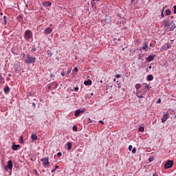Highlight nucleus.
<instances>
[{
    "label": "nucleus",
    "instance_id": "1",
    "mask_svg": "<svg viewBox=\"0 0 176 176\" xmlns=\"http://www.w3.org/2000/svg\"><path fill=\"white\" fill-rule=\"evenodd\" d=\"M164 23V26L165 27V28H167V30H170V31H174V30H175V23H174L173 21H166L164 20L163 21Z\"/></svg>",
    "mask_w": 176,
    "mask_h": 176
},
{
    "label": "nucleus",
    "instance_id": "2",
    "mask_svg": "<svg viewBox=\"0 0 176 176\" xmlns=\"http://www.w3.org/2000/svg\"><path fill=\"white\" fill-rule=\"evenodd\" d=\"M36 60V58L31 56L30 54L27 55V59L25 60V64H34Z\"/></svg>",
    "mask_w": 176,
    "mask_h": 176
},
{
    "label": "nucleus",
    "instance_id": "3",
    "mask_svg": "<svg viewBox=\"0 0 176 176\" xmlns=\"http://www.w3.org/2000/svg\"><path fill=\"white\" fill-rule=\"evenodd\" d=\"M41 162H43V166L46 168V167H49L50 166V162H49V158L44 157L41 159Z\"/></svg>",
    "mask_w": 176,
    "mask_h": 176
},
{
    "label": "nucleus",
    "instance_id": "4",
    "mask_svg": "<svg viewBox=\"0 0 176 176\" xmlns=\"http://www.w3.org/2000/svg\"><path fill=\"white\" fill-rule=\"evenodd\" d=\"M174 165V162L173 160H168L164 164V168H171Z\"/></svg>",
    "mask_w": 176,
    "mask_h": 176
},
{
    "label": "nucleus",
    "instance_id": "5",
    "mask_svg": "<svg viewBox=\"0 0 176 176\" xmlns=\"http://www.w3.org/2000/svg\"><path fill=\"white\" fill-rule=\"evenodd\" d=\"M32 36V32L31 30H28L25 32V39H31V37Z\"/></svg>",
    "mask_w": 176,
    "mask_h": 176
},
{
    "label": "nucleus",
    "instance_id": "6",
    "mask_svg": "<svg viewBox=\"0 0 176 176\" xmlns=\"http://www.w3.org/2000/svg\"><path fill=\"white\" fill-rule=\"evenodd\" d=\"M12 168H13V162L12 160H9L7 166H6V170H12Z\"/></svg>",
    "mask_w": 176,
    "mask_h": 176
},
{
    "label": "nucleus",
    "instance_id": "7",
    "mask_svg": "<svg viewBox=\"0 0 176 176\" xmlns=\"http://www.w3.org/2000/svg\"><path fill=\"white\" fill-rule=\"evenodd\" d=\"M148 41H145L143 43V45L142 46L140 50H144V52H148Z\"/></svg>",
    "mask_w": 176,
    "mask_h": 176
},
{
    "label": "nucleus",
    "instance_id": "8",
    "mask_svg": "<svg viewBox=\"0 0 176 176\" xmlns=\"http://www.w3.org/2000/svg\"><path fill=\"white\" fill-rule=\"evenodd\" d=\"M167 119H168V113H165L163 115L162 118L161 119L162 122V123L166 122V121L167 120Z\"/></svg>",
    "mask_w": 176,
    "mask_h": 176
},
{
    "label": "nucleus",
    "instance_id": "9",
    "mask_svg": "<svg viewBox=\"0 0 176 176\" xmlns=\"http://www.w3.org/2000/svg\"><path fill=\"white\" fill-rule=\"evenodd\" d=\"M155 57H156L155 55H150L146 58V61H148V63H151V61H153V60H155Z\"/></svg>",
    "mask_w": 176,
    "mask_h": 176
},
{
    "label": "nucleus",
    "instance_id": "10",
    "mask_svg": "<svg viewBox=\"0 0 176 176\" xmlns=\"http://www.w3.org/2000/svg\"><path fill=\"white\" fill-rule=\"evenodd\" d=\"M141 91H138L136 94L137 97H138V98H144V97H145V93L144 94H140Z\"/></svg>",
    "mask_w": 176,
    "mask_h": 176
},
{
    "label": "nucleus",
    "instance_id": "11",
    "mask_svg": "<svg viewBox=\"0 0 176 176\" xmlns=\"http://www.w3.org/2000/svg\"><path fill=\"white\" fill-rule=\"evenodd\" d=\"M162 50H167V49H170V43H167L164 44V45L162 47Z\"/></svg>",
    "mask_w": 176,
    "mask_h": 176
},
{
    "label": "nucleus",
    "instance_id": "12",
    "mask_svg": "<svg viewBox=\"0 0 176 176\" xmlns=\"http://www.w3.org/2000/svg\"><path fill=\"white\" fill-rule=\"evenodd\" d=\"M43 5L45 8H47V6H50L52 5V3L50 1H45L43 3Z\"/></svg>",
    "mask_w": 176,
    "mask_h": 176
},
{
    "label": "nucleus",
    "instance_id": "13",
    "mask_svg": "<svg viewBox=\"0 0 176 176\" xmlns=\"http://www.w3.org/2000/svg\"><path fill=\"white\" fill-rule=\"evenodd\" d=\"M52 28H47L45 30V34H46L47 35H48V34H51L52 32Z\"/></svg>",
    "mask_w": 176,
    "mask_h": 176
},
{
    "label": "nucleus",
    "instance_id": "14",
    "mask_svg": "<svg viewBox=\"0 0 176 176\" xmlns=\"http://www.w3.org/2000/svg\"><path fill=\"white\" fill-rule=\"evenodd\" d=\"M91 83H93V81H91V80H87V81L84 82V85H85V86H88L91 85Z\"/></svg>",
    "mask_w": 176,
    "mask_h": 176
},
{
    "label": "nucleus",
    "instance_id": "15",
    "mask_svg": "<svg viewBox=\"0 0 176 176\" xmlns=\"http://www.w3.org/2000/svg\"><path fill=\"white\" fill-rule=\"evenodd\" d=\"M10 91V89L9 88V86H7L4 88V93L6 94H9V92Z\"/></svg>",
    "mask_w": 176,
    "mask_h": 176
},
{
    "label": "nucleus",
    "instance_id": "16",
    "mask_svg": "<svg viewBox=\"0 0 176 176\" xmlns=\"http://www.w3.org/2000/svg\"><path fill=\"white\" fill-rule=\"evenodd\" d=\"M31 138L32 141H36V140H38V136L36 134H32Z\"/></svg>",
    "mask_w": 176,
    "mask_h": 176
},
{
    "label": "nucleus",
    "instance_id": "17",
    "mask_svg": "<svg viewBox=\"0 0 176 176\" xmlns=\"http://www.w3.org/2000/svg\"><path fill=\"white\" fill-rule=\"evenodd\" d=\"M20 148V146L19 144H13L12 145V149L13 151H17Z\"/></svg>",
    "mask_w": 176,
    "mask_h": 176
},
{
    "label": "nucleus",
    "instance_id": "18",
    "mask_svg": "<svg viewBox=\"0 0 176 176\" xmlns=\"http://www.w3.org/2000/svg\"><path fill=\"white\" fill-rule=\"evenodd\" d=\"M146 80H148V81L153 80V76H152L151 74L147 76Z\"/></svg>",
    "mask_w": 176,
    "mask_h": 176
},
{
    "label": "nucleus",
    "instance_id": "19",
    "mask_svg": "<svg viewBox=\"0 0 176 176\" xmlns=\"http://www.w3.org/2000/svg\"><path fill=\"white\" fill-rule=\"evenodd\" d=\"M67 151H71V148H72V143L71 142H67Z\"/></svg>",
    "mask_w": 176,
    "mask_h": 176
},
{
    "label": "nucleus",
    "instance_id": "20",
    "mask_svg": "<svg viewBox=\"0 0 176 176\" xmlns=\"http://www.w3.org/2000/svg\"><path fill=\"white\" fill-rule=\"evenodd\" d=\"M80 115V109H78L74 113V116H79Z\"/></svg>",
    "mask_w": 176,
    "mask_h": 176
},
{
    "label": "nucleus",
    "instance_id": "21",
    "mask_svg": "<svg viewBox=\"0 0 176 176\" xmlns=\"http://www.w3.org/2000/svg\"><path fill=\"white\" fill-rule=\"evenodd\" d=\"M151 88H152V87H150L149 85H146L144 87V89L146 90V92L149 91V89H151Z\"/></svg>",
    "mask_w": 176,
    "mask_h": 176
},
{
    "label": "nucleus",
    "instance_id": "22",
    "mask_svg": "<svg viewBox=\"0 0 176 176\" xmlns=\"http://www.w3.org/2000/svg\"><path fill=\"white\" fill-rule=\"evenodd\" d=\"M0 83H5V80L3 79V77H2V75L0 74Z\"/></svg>",
    "mask_w": 176,
    "mask_h": 176
},
{
    "label": "nucleus",
    "instance_id": "23",
    "mask_svg": "<svg viewBox=\"0 0 176 176\" xmlns=\"http://www.w3.org/2000/svg\"><path fill=\"white\" fill-rule=\"evenodd\" d=\"M135 89H136L137 90L141 89V84H140V83L136 84L135 86Z\"/></svg>",
    "mask_w": 176,
    "mask_h": 176
},
{
    "label": "nucleus",
    "instance_id": "24",
    "mask_svg": "<svg viewBox=\"0 0 176 176\" xmlns=\"http://www.w3.org/2000/svg\"><path fill=\"white\" fill-rule=\"evenodd\" d=\"M47 53L48 57H51L52 56H53V53L50 50H47Z\"/></svg>",
    "mask_w": 176,
    "mask_h": 176
},
{
    "label": "nucleus",
    "instance_id": "25",
    "mask_svg": "<svg viewBox=\"0 0 176 176\" xmlns=\"http://www.w3.org/2000/svg\"><path fill=\"white\" fill-rule=\"evenodd\" d=\"M139 131H140L141 133H144V131H145V128H144V126H140V127H139Z\"/></svg>",
    "mask_w": 176,
    "mask_h": 176
},
{
    "label": "nucleus",
    "instance_id": "26",
    "mask_svg": "<svg viewBox=\"0 0 176 176\" xmlns=\"http://www.w3.org/2000/svg\"><path fill=\"white\" fill-rule=\"evenodd\" d=\"M166 16H170V14H171V10H167L166 11Z\"/></svg>",
    "mask_w": 176,
    "mask_h": 176
},
{
    "label": "nucleus",
    "instance_id": "27",
    "mask_svg": "<svg viewBox=\"0 0 176 176\" xmlns=\"http://www.w3.org/2000/svg\"><path fill=\"white\" fill-rule=\"evenodd\" d=\"M6 16H4L3 17V21H4V25H6V24L8 23V21H6Z\"/></svg>",
    "mask_w": 176,
    "mask_h": 176
},
{
    "label": "nucleus",
    "instance_id": "28",
    "mask_svg": "<svg viewBox=\"0 0 176 176\" xmlns=\"http://www.w3.org/2000/svg\"><path fill=\"white\" fill-rule=\"evenodd\" d=\"M20 144H24V140H23V136H21L19 139Z\"/></svg>",
    "mask_w": 176,
    "mask_h": 176
},
{
    "label": "nucleus",
    "instance_id": "29",
    "mask_svg": "<svg viewBox=\"0 0 176 176\" xmlns=\"http://www.w3.org/2000/svg\"><path fill=\"white\" fill-rule=\"evenodd\" d=\"M73 131H78V127H76V126H73Z\"/></svg>",
    "mask_w": 176,
    "mask_h": 176
},
{
    "label": "nucleus",
    "instance_id": "30",
    "mask_svg": "<svg viewBox=\"0 0 176 176\" xmlns=\"http://www.w3.org/2000/svg\"><path fill=\"white\" fill-rule=\"evenodd\" d=\"M137 152V149H135V148H133L132 150V153H135Z\"/></svg>",
    "mask_w": 176,
    "mask_h": 176
},
{
    "label": "nucleus",
    "instance_id": "31",
    "mask_svg": "<svg viewBox=\"0 0 176 176\" xmlns=\"http://www.w3.org/2000/svg\"><path fill=\"white\" fill-rule=\"evenodd\" d=\"M62 155H63V153H61V152H58L57 153V155H58V157H61Z\"/></svg>",
    "mask_w": 176,
    "mask_h": 176
},
{
    "label": "nucleus",
    "instance_id": "32",
    "mask_svg": "<svg viewBox=\"0 0 176 176\" xmlns=\"http://www.w3.org/2000/svg\"><path fill=\"white\" fill-rule=\"evenodd\" d=\"M153 160H155V159H154L153 157H150V158L148 159V161H149V162H153Z\"/></svg>",
    "mask_w": 176,
    "mask_h": 176
},
{
    "label": "nucleus",
    "instance_id": "33",
    "mask_svg": "<svg viewBox=\"0 0 176 176\" xmlns=\"http://www.w3.org/2000/svg\"><path fill=\"white\" fill-rule=\"evenodd\" d=\"M160 102H162V100L159 98L157 101V104H160Z\"/></svg>",
    "mask_w": 176,
    "mask_h": 176
},
{
    "label": "nucleus",
    "instance_id": "34",
    "mask_svg": "<svg viewBox=\"0 0 176 176\" xmlns=\"http://www.w3.org/2000/svg\"><path fill=\"white\" fill-rule=\"evenodd\" d=\"M131 149H133V146L132 145H129V151H131Z\"/></svg>",
    "mask_w": 176,
    "mask_h": 176
},
{
    "label": "nucleus",
    "instance_id": "35",
    "mask_svg": "<svg viewBox=\"0 0 176 176\" xmlns=\"http://www.w3.org/2000/svg\"><path fill=\"white\" fill-rule=\"evenodd\" d=\"M173 9H174V13L175 14H176V6H174Z\"/></svg>",
    "mask_w": 176,
    "mask_h": 176
},
{
    "label": "nucleus",
    "instance_id": "36",
    "mask_svg": "<svg viewBox=\"0 0 176 176\" xmlns=\"http://www.w3.org/2000/svg\"><path fill=\"white\" fill-rule=\"evenodd\" d=\"M31 52H36V48L33 47V48L31 50Z\"/></svg>",
    "mask_w": 176,
    "mask_h": 176
},
{
    "label": "nucleus",
    "instance_id": "37",
    "mask_svg": "<svg viewBox=\"0 0 176 176\" xmlns=\"http://www.w3.org/2000/svg\"><path fill=\"white\" fill-rule=\"evenodd\" d=\"M74 90H75V91H78V90H79V87H76L74 88Z\"/></svg>",
    "mask_w": 176,
    "mask_h": 176
},
{
    "label": "nucleus",
    "instance_id": "38",
    "mask_svg": "<svg viewBox=\"0 0 176 176\" xmlns=\"http://www.w3.org/2000/svg\"><path fill=\"white\" fill-rule=\"evenodd\" d=\"M84 113V112H86V109H83L82 110H80V113Z\"/></svg>",
    "mask_w": 176,
    "mask_h": 176
},
{
    "label": "nucleus",
    "instance_id": "39",
    "mask_svg": "<svg viewBox=\"0 0 176 176\" xmlns=\"http://www.w3.org/2000/svg\"><path fill=\"white\" fill-rule=\"evenodd\" d=\"M99 123H100V124H104V121L100 120V121H99Z\"/></svg>",
    "mask_w": 176,
    "mask_h": 176
},
{
    "label": "nucleus",
    "instance_id": "40",
    "mask_svg": "<svg viewBox=\"0 0 176 176\" xmlns=\"http://www.w3.org/2000/svg\"><path fill=\"white\" fill-rule=\"evenodd\" d=\"M161 17H164V12L161 13Z\"/></svg>",
    "mask_w": 176,
    "mask_h": 176
},
{
    "label": "nucleus",
    "instance_id": "41",
    "mask_svg": "<svg viewBox=\"0 0 176 176\" xmlns=\"http://www.w3.org/2000/svg\"><path fill=\"white\" fill-rule=\"evenodd\" d=\"M120 76H121L120 74H117V75L116 76V78H120Z\"/></svg>",
    "mask_w": 176,
    "mask_h": 176
},
{
    "label": "nucleus",
    "instance_id": "42",
    "mask_svg": "<svg viewBox=\"0 0 176 176\" xmlns=\"http://www.w3.org/2000/svg\"><path fill=\"white\" fill-rule=\"evenodd\" d=\"M153 176H159V175H157V173H155L153 174Z\"/></svg>",
    "mask_w": 176,
    "mask_h": 176
},
{
    "label": "nucleus",
    "instance_id": "43",
    "mask_svg": "<svg viewBox=\"0 0 176 176\" xmlns=\"http://www.w3.org/2000/svg\"><path fill=\"white\" fill-rule=\"evenodd\" d=\"M74 71H75V72H78V67H75Z\"/></svg>",
    "mask_w": 176,
    "mask_h": 176
},
{
    "label": "nucleus",
    "instance_id": "44",
    "mask_svg": "<svg viewBox=\"0 0 176 176\" xmlns=\"http://www.w3.org/2000/svg\"><path fill=\"white\" fill-rule=\"evenodd\" d=\"M51 171H52V173H56V168L52 169Z\"/></svg>",
    "mask_w": 176,
    "mask_h": 176
},
{
    "label": "nucleus",
    "instance_id": "45",
    "mask_svg": "<svg viewBox=\"0 0 176 176\" xmlns=\"http://www.w3.org/2000/svg\"><path fill=\"white\" fill-rule=\"evenodd\" d=\"M55 168H56V170H57L58 168H60V166H55Z\"/></svg>",
    "mask_w": 176,
    "mask_h": 176
},
{
    "label": "nucleus",
    "instance_id": "46",
    "mask_svg": "<svg viewBox=\"0 0 176 176\" xmlns=\"http://www.w3.org/2000/svg\"><path fill=\"white\" fill-rule=\"evenodd\" d=\"M162 13H164V7L163 8V9L162 10Z\"/></svg>",
    "mask_w": 176,
    "mask_h": 176
},
{
    "label": "nucleus",
    "instance_id": "47",
    "mask_svg": "<svg viewBox=\"0 0 176 176\" xmlns=\"http://www.w3.org/2000/svg\"><path fill=\"white\" fill-rule=\"evenodd\" d=\"M32 107H35V103L32 102Z\"/></svg>",
    "mask_w": 176,
    "mask_h": 176
},
{
    "label": "nucleus",
    "instance_id": "48",
    "mask_svg": "<svg viewBox=\"0 0 176 176\" xmlns=\"http://www.w3.org/2000/svg\"><path fill=\"white\" fill-rule=\"evenodd\" d=\"M152 46H153V44L150 43V47H152Z\"/></svg>",
    "mask_w": 176,
    "mask_h": 176
},
{
    "label": "nucleus",
    "instance_id": "49",
    "mask_svg": "<svg viewBox=\"0 0 176 176\" xmlns=\"http://www.w3.org/2000/svg\"><path fill=\"white\" fill-rule=\"evenodd\" d=\"M34 173L35 174H38V172L36 171V170H34Z\"/></svg>",
    "mask_w": 176,
    "mask_h": 176
},
{
    "label": "nucleus",
    "instance_id": "50",
    "mask_svg": "<svg viewBox=\"0 0 176 176\" xmlns=\"http://www.w3.org/2000/svg\"><path fill=\"white\" fill-rule=\"evenodd\" d=\"M122 85V84H121L120 82L118 83L119 87H120V85Z\"/></svg>",
    "mask_w": 176,
    "mask_h": 176
},
{
    "label": "nucleus",
    "instance_id": "51",
    "mask_svg": "<svg viewBox=\"0 0 176 176\" xmlns=\"http://www.w3.org/2000/svg\"><path fill=\"white\" fill-rule=\"evenodd\" d=\"M152 68V66H149L148 69H151Z\"/></svg>",
    "mask_w": 176,
    "mask_h": 176
},
{
    "label": "nucleus",
    "instance_id": "52",
    "mask_svg": "<svg viewBox=\"0 0 176 176\" xmlns=\"http://www.w3.org/2000/svg\"><path fill=\"white\" fill-rule=\"evenodd\" d=\"M61 75H62V76H64V73L62 72V73H61Z\"/></svg>",
    "mask_w": 176,
    "mask_h": 176
},
{
    "label": "nucleus",
    "instance_id": "53",
    "mask_svg": "<svg viewBox=\"0 0 176 176\" xmlns=\"http://www.w3.org/2000/svg\"><path fill=\"white\" fill-rule=\"evenodd\" d=\"M113 82H116V78H114V79H113Z\"/></svg>",
    "mask_w": 176,
    "mask_h": 176
},
{
    "label": "nucleus",
    "instance_id": "54",
    "mask_svg": "<svg viewBox=\"0 0 176 176\" xmlns=\"http://www.w3.org/2000/svg\"><path fill=\"white\" fill-rule=\"evenodd\" d=\"M92 1H97V2H98L100 0H92Z\"/></svg>",
    "mask_w": 176,
    "mask_h": 176
},
{
    "label": "nucleus",
    "instance_id": "55",
    "mask_svg": "<svg viewBox=\"0 0 176 176\" xmlns=\"http://www.w3.org/2000/svg\"><path fill=\"white\" fill-rule=\"evenodd\" d=\"M23 57L25 56V54H23Z\"/></svg>",
    "mask_w": 176,
    "mask_h": 176
},
{
    "label": "nucleus",
    "instance_id": "56",
    "mask_svg": "<svg viewBox=\"0 0 176 176\" xmlns=\"http://www.w3.org/2000/svg\"><path fill=\"white\" fill-rule=\"evenodd\" d=\"M134 1H135V0H131V2H134Z\"/></svg>",
    "mask_w": 176,
    "mask_h": 176
},
{
    "label": "nucleus",
    "instance_id": "57",
    "mask_svg": "<svg viewBox=\"0 0 176 176\" xmlns=\"http://www.w3.org/2000/svg\"><path fill=\"white\" fill-rule=\"evenodd\" d=\"M100 83H102V80H100Z\"/></svg>",
    "mask_w": 176,
    "mask_h": 176
},
{
    "label": "nucleus",
    "instance_id": "58",
    "mask_svg": "<svg viewBox=\"0 0 176 176\" xmlns=\"http://www.w3.org/2000/svg\"><path fill=\"white\" fill-rule=\"evenodd\" d=\"M91 96H93V93L91 94Z\"/></svg>",
    "mask_w": 176,
    "mask_h": 176
},
{
    "label": "nucleus",
    "instance_id": "59",
    "mask_svg": "<svg viewBox=\"0 0 176 176\" xmlns=\"http://www.w3.org/2000/svg\"><path fill=\"white\" fill-rule=\"evenodd\" d=\"M8 76H10V74H9Z\"/></svg>",
    "mask_w": 176,
    "mask_h": 176
}]
</instances>
